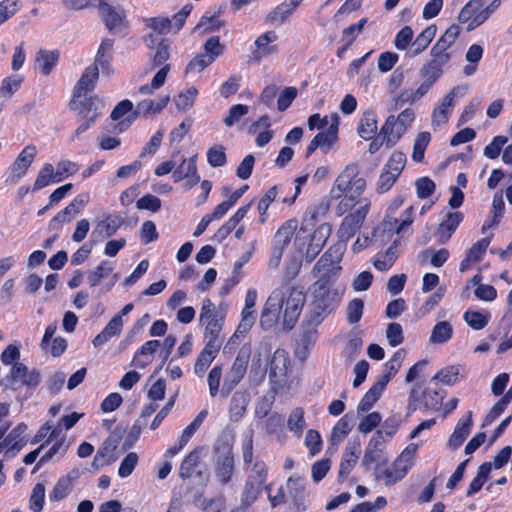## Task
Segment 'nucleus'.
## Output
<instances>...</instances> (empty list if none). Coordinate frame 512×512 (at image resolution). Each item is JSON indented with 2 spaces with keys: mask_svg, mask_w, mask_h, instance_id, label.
Listing matches in <instances>:
<instances>
[{
  "mask_svg": "<svg viewBox=\"0 0 512 512\" xmlns=\"http://www.w3.org/2000/svg\"><path fill=\"white\" fill-rule=\"evenodd\" d=\"M306 295L302 287L284 284L275 288L268 296L261 313L260 323L271 328L279 320L283 306V326L291 330L297 323L305 304Z\"/></svg>",
  "mask_w": 512,
  "mask_h": 512,
  "instance_id": "1",
  "label": "nucleus"
},
{
  "mask_svg": "<svg viewBox=\"0 0 512 512\" xmlns=\"http://www.w3.org/2000/svg\"><path fill=\"white\" fill-rule=\"evenodd\" d=\"M344 289L329 277H319L308 288V310L305 315L314 324H321L335 312L343 298Z\"/></svg>",
  "mask_w": 512,
  "mask_h": 512,
  "instance_id": "2",
  "label": "nucleus"
},
{
  "mask_svg": "<svg viewBox=\"0 0 512 512\" xmlns=\"http://www.w3.org/2000/svg\"><path fill=\"white\" fill-rule=\"evenodd\" d=\"M199 321L205 327L204 338L206 342L221 346L223 338L220 333L223 328L224 314L210 299L203 300Z\"/></svg>",
  "mask_w": 512,
  "mask_h": 512,
  "instance_id": "3",
  "label": "nucleus"
},
{
  "mask_svg": "<svg viewBox=\"0 0 512 512\" xmlns=\"http://www.w3.org/2000/svg\"><path fill=\"white\" fill-rule=\"evenodd\" d=\"M242 457L246 480L257 483L263 487H271V484H267L269 474L267 464L253 454L252 434L248 435L242 444Z\"/></svg>",
  "mask_w": 512,
  "mask_h": 512,
  "instance_id": "4",
  "label": "nucleus"
},
{
  "mask_svg": "<svg viewBox=\"0 0 512 512\" xmlns=\"http://www.w3.org/2000/svg\"><path fill=\"white\" fill-rule=\"evenodd\" d=\"M406 161V155L400 151H396L390 156L388 161L384 164L380 176L377 180V193H386L393 187L400 174L402 173Z\"/></svg>",
  "mask_w": 512,
  "mask_h": 512,
  "instance_id": "5",
  "label": "nucleus"
},
{
  "mask_svg": "<svg viewBox=\"0 0 512 512\" xmlns=\"http://www.w3.org/2000/svg\"><path fill=\"white\" fill-rule=\"evenodd\" d=\"M451 57V52H444L435 47L431 48L430 60L425 62L419 71L420 76L431 88L444 74Z\"/></svg>",
  "mask_w": 512,
  "mask_h": 512,
  "instance_id": "6",
  "label": "nucleus"
},
{
  "mask_svg": "<svg viewBox=\"0 0 512 512\" xmlns=\"http://www.w3.org/2000/svg\"><path fill=\"white\" fill-rule=\"evenodd\" d=\"M412 206L408 207L402 217L398 218H387L382 224L381 228L384 232L395 233L397 238L393 241L392 245L386 250L385 257L391 258L394 262L398 256L397 246L400 242L401 237L409 230L410 225L413 222L412 218Z\"/></svg>",
  "mask_w": 512,
  "mask_h": 512,
  "instance_id": "7",
  "label": "nucleus"
},
{
  "mask_svg": "<svg viewBox=\"0 0 512 512\" xmlns=\"http://www.w3.org/2000/svg\"><path fill=\"white\" fill-rule=\"evenodd\" d=\"M214 474L221 485L228 484L234 475L235 460L229 445H217L214 448Z\"/></svg>",
  "mask_w": 512,
  "mask_h": 512,
  "instance_id": "8",
  "label": "nucleus"
},
{
  "mask_svg": "<svg viewBox=\"0 0 512 512\" xmlns=\"http://www.w3.org/2000/svg\"><path fill=\"white\" fill-rule=\"evenodd\" d=\"M370 205V201L363 198L358 202V207L343 218L338 229L340 240L348 241L359 231L370 210Z\"/></svg>",
  "mask_w": 512,
  "mask_h": 512,
  "instance_id": "9",
  "label": "nucleus"
},
{
  "mask_svg": "<svg viewBox=\"0 0 512 512\" xmlns=\"http://www.w3.org/2000/svg\"><path fill=\"white\" fill-rule=\"evenodd\" d=\"M344 253V246L336 244L329 247L315 264L313 271L321 274L320 277H329L337 281L341 266L339 265Z\"/></svg>",
  "mask_w": 512,
  "mask_h": 512,
  "instance_id": "10",
  "label": "nucleus"
},
{
  "mask_svg": "<svg viewBox=\"0 0 512 512\" xmlns=\"http://www.w3.org/2000/svg\"><path fill=\"white\" fill-rule=\"evenodd\" d=\"M340 117L337 113L330 116V124L325 131L317 133L307 146L306 153L311 155L317 148L328 152L338 141Z\"/></svg>",
  "mask_w": 512,
  "mask_h": 512,
  "instance_id": "11",
  "label": "nucleus"
},
{
  "mask_svg": "<svg viewBox=\"0 0 512 512\" xmlns=\"http://www.w3.org/2000/svg\"><path fill=\"white\" fill-rule=\"evenodd\" d=\"M37 155V149L34 145H27L10 165L5 179L7 184L18 183L27 173Z\"/></svg>",
  "mask_w": 512,
  "mask_h": 512,
  "instance_id": "12",
  "label": "nucleus"
},
{
  "mask_svg": "<svg viewBox=\"0 0 512 512\" xmlns=\"http://www.w3.org/2000/svg\"><path fill=\"white\" fill-rule=\"evenodd\" d=\"M41 381L40 373L36 369H29L21 362H15L10 370L9 387L16 390L19 387L35 389Z\"/></svg>",
  "mask_w": 512,
  "mask_h": 512,
  "instance_id": "13",
  "label": "nucleus"
},
{
  "mask_svg": "<svg viewBox=\"0 0 512 512\" xmlns=\"http://www.w3.org/2000/svg\"><path fill=\"white\" fill-rule=\"evenodd\" d=\"M465 88L457 86L452 88L442 99L441 103L437 105L432 112L431 126L434 130L439 129L441 126L449 121L454 107V99L458 94L461 96L465 93Z\"/></svg>",
  "mask_w": 512,
  "mask_h": 512,
  "instance_id": "14",
  "label": "nucleus"
},
{
  "mask_svg": "<svg viewBox=\"0 0 512 512\" xmlns=\"http://www.w3.org/2000/svg\"><path fill=\"white\" fill-rule=\"evenodd\" d=\"M196 161L197 155L190 158H183L181 163L173 170L172 178L174 182H183V187L186 190H190L201 180Z\"/></svg>",
  "mask_w": 512,
  "mask_h": 512,
  "instance_id": "15",
  "label": "nucleus"
},
{
  "mask_svg": "<svg viewBox=\"0 0 512 512\" xmlns=\"http://www.w3.org/2000/svg\"><path fill=\"white\" fill-rule=\"evenodd\" d=\"M484 0H470L460 11L458 20L467 24V31H472L488 19V12L483 8Z\"/></svg>",
  "mask_w": 512,
  "mask_h": 512,
  "instance_id": "16",
  "label": "nucleus"
},
{
  "mask_svg": "<svg viewBox=\"0 0 512 512\" xmlns=\"http://www.w3.org/2000/svg\"><path fill=\"white\" fill-rule=\"evenodd\" d=\"M287 505L295 512L305 510V486L301 477H289L283 485Z\"/></svg>",
  "mask_w": 512,
  "mask_h": 512,
  "instance_id": "17",
  "label": "nucleus"
},
{
  "mask_svg": "<svg viewBox=\"0 0 512 512\" xmlns=\"http://www.w3.org/2000/svg\"><path fill=\"white\" fill-rule=\"evenodd\" d=\"M70 108L77 111L84 121L94 124L97 118L102 115L105 104L94 96L84 100L72 99Z\"/></svg>",
  "mask_w": 512,
  "mask_h": 512,
  "instance_id": "18",
  "label": "nucleus"
},
{
  "mask_svg": "<svg viewBox=\"0 0 512 512\" xmlns=\"http://www.w3.org/2000/svg\"><path fill=\"white\" fill-rule=\"evenodd\" d=\"M248 365V355L240 352L227 373L221 389V396L226 398L244 377Z\"/></svg>",
  "mask_w": 512,
  "mask_h": 512,
  "instance_id": "19",
  "label": "nucleus"
},
{
  "mask_svg": "<svg viewBox=\"0 0 512 512\" xmlns=\"http://www.w3.org/2000/svg\"><path fill=\"white\" fill-rule=\"evenodd\" d=\"M361 454V443L359 440H350L346 444L339 467L338 478L344 481L351 473Z\"/></svg>",
  "mask_w": 512,
  "mask_h": 512,
  "instance_id": "20",
  "label": "nucleus"
},
{
  "mask_svg": "<svg viewBox=\"0 0 512 512\" xmlns=\"http://www.w3.org/2000/svg\"><path fill=\"white\" fill-rule=\"evenodd\" d=\"M99 13L109 31H115L125 23V12L122 8L113 7L106 0L99 1Z\"/></svg>",
  "mask_w": 512,
  "mask_h": 512,
  "instance_id": "21",
  "label": "nucleus"
},
{
  "mask_svg": "<svg viewBox=\"0 0 512 512\" xmlns=\"http://www.w3.org/2000/svg\"><path fill=\"white\" fill-rule=\"evenodd\" d=\"M289 355L284 349H277L270 361L269 379L275 384L285 380L289 366Z\"/></svg>",
  "mask_w": 512,
  "mask_h": 512,
  "instance_id": "22",
  "label": "nucleus"
},
{
  "mask_svg": "<svg viewBox=\"0 0 512 512\" xmlns=\"http://www.w3.org/2000/svg\"><path fill=\"white\" fill-rule=\"evenodd\" d=\"M359 175L358 165L355 163L348 164L336 178L331 193L334 197L340 198L343 194L351 191L356 176Z\"/></svg>",
  "mask_w": 512,
  "mask_h": 512,
  "instance_id": "23",
  "label": "nucleus"
},
{
  "mask_svg": "<svg viewBox=\"0 0 512 512\" xmlns=\"http://www.w3.org/2000/svg\"><path fill=\"white\" fill-rule=\"evenodd\" d=\"M330 234L331 226L328 223H323L318 226L313 232L306 250L305 257L307 261L312 262L318 256L330 237Z\"/></svg>",
  "mask_w": 512,
  "mask_h": 512,
  "instance_id": "24",
  "label": "nucleus"
},
{
  "mask_svg": "<svg viewBox=\"0 0 512 512\" xmlns=\"http://www.w3.org/2000/svg\"><path fill=\"white\" fill-rule=\"evenodd\" d=\"M278 39L277 34L274 31H267L258 36L254 42L255 49L252 51V57L255 61L278 52L276 45H271Z\"/></svg>",
  "mask_w": 512,
  "mask_h": 512,
  "instance_id": "25",
  "label": "nucleus"
},
{
  "mask_svg": "<svg viewBox=\"0 0 512 512\" xmlns=\"http://www.w3.org/2000/svg\"><path fill=\"white\" fill-rule=\"evenodd\" d=\"M302 2L303 0H288L280 3L267 14L266 22L275 26L282 25Z\"/></svg>",
  "mask_w": 512,
  "mask_h": 512,
  "instance_id": "26",
  "label": "nucleus"
},
{
  "mask_svg": "<svg viewBox=\"0 0 512 512\" xmlns=\"http://www.w3.org/2000/svg\"><path fill=\"white\" fill-rule=\"evenodd\" d=\"M26 430L27 425L24 423H20L15 428H13L10 431V433L5 437L3 442L0 443V452L5 450V453L13 452V455L16 452H19L26 444Z\"/></svg>",
  "mask_w": 512,
  "mask_h": 512,
  "instance_id": "27",
  "label": "nucleus"
},
{
  "mask_svg": "<svg viewBox=\"0 0 512 512\" xmlns=\"http://www.w3.org/2000/svg\"><path fill=\"white\" fill-rule=\"evenodd\" d=\"M117 445L118 442L116 438H107L102 444V446L96 452L92 462V466L98 470L116 461L117 456L115 455V450L117 448Z\"/></svg>",
  "mask_w": 512,
  "mask_h": 512,
  "instance_id": "28",
  "label": "nucleus"
},
{
  "mask_svg": "<svg viewBox=\"0 0 512 512\" xmlns=\"http://www.w3.org/2000/svg\"><path fill=\"white\" fill-rule=\"evenodd\" d=\"M319 325L320 324H314V323L310 322L309 317H307V315H305V317L302 321V325H301L302 334H301L300 342H301L302 348L298 349V351L296 352V354L299 357L305 358L307 356L309 349L312 348L314 346V344L316 343V341L318 339L317 327Z\"/></svg>",
  "mask_w": 512,
  "mask_h": 512,
  "instance_id": "29",
  "label": "nucleus"
},
{
  "mask_svg": "<svg viewBox=\"0 0 512 512\" xmlns=\"http://www.w3.org/2000/svg\"><path fill=\"white\" fill-rule=\"evenodd\" d=\"M472 412L469 411L457 422L453 433L448 439V447L451 449L459 448L470 434L472 428Z\"/></svg>",
  "mask_w": 512,
  "mask_h": 512,
  "instance_id": "30",
  "label": "nucleus"
},
{
  "mask_svg": "<svg viewBox=\"0 0 512 512\" xmlns=\"http://www.w3.org/2000/svg\"><path fill=\"white\" fill-rule=\"evenodd\" d=\"M405 132L406 129L400 126L395 116L390 115L380 129V136L384 138L386 147L391 148L400 140Z\"/></svg>",
  "mask_w": 512,
  "mask_h": 512,
  "instance_id": "31",
  "label": "nucleus"
},
{
  "mask_svg": "<svg viewBox=\"0 0 512 512\" xmlns=\"http://www.w3.org/2000/svg\"><path fill=\"white\" fill-rule=\"evenodd\" d=\"M417 449V444H409L392 463L391 466H393L401 479H403L412 468Z\"/></svg>",
  "mask_w": 512,
  "mask_h": 512,
  "instance_id": "32",
  "label": "nucleus"
},
{
  "mask_svg": "<svg viewBox=\"0 0 512 512\" xmlns=\"http://www.w3.org/2000/svg\"><path fill=\"white\" fill-rule=\"evenodd\" d=\"M221 346L207 343L205 344L203 350L198 355L196 362L194 364V373L198 377H202L210 364L216 358Z\"/></svg>",
  "mask_w": 512,
  "mask_h": 512,
  "instance_id": "33",
  "label": "nucleus"
},
{
  "mask_svg": "<svg viewBox=\"0 0 512 512\" xmlns=\"http://www.w3.org/2000/svg\"><path fill=\"white\" fill-rule=\"evenodd\" d=\"M437 32V27L434 24L426 27L414 41H412L411 47L407 51V55L411 58L418 56L425 51L432 40L434 39Z\"/></svg>",
  "mask_w": 512,
  "mask_h": 512,
  "instance_id": "34",
  "label": "nucleus"
},
{
  "mask_svg": "<svg viewBox=\"0 0 512 512\" xmlns=\"http://www.w3.org/2000/svg\"><path fill=\"white\" fill-rule=\"evenodd\" d=\"M158 340L146 341L134 354L132 365L136 368L143 369L152 362V355L160 347Z\"/></svg>",
  "mask_w": 512,
  "mask_h": 512,
  "instance_id": "35",
  "label": "nucleus"
},
{
  "mask_svg": "<svg viewBox=\"0 0 512 512\" xmlns=\"http://www.w3.org/2000/svg\"><path fill=\"white\" fill-rule=\"evenodd\" d=\"M98 75L99 70L97 66L87 67L74 88L73 99L79 100L83 94L91 91L95 86Z\"/></svg>",
  "mask_w": 512,
  "mask_h": 512,
  "instance_id": "36",
  "label": "nucleus"
},
{
  "mask_svg": "<svg viewBox=\"0 0 512 512\" xmlns=\"http://www.w3.org/2000/svg\"><path fill=\"white\" fill-rule=\"evenodd\" d=\"M222 13V7H217L214 11L207 10L200 18L195 29H203V33L218 31L225 25V21L220 19Z\"/></svg>",
  "mask_w": 512,
  "mask_h": 512,
  "instance_id": "37",
  "label": "nucleus"
},
{
  "mask_svg": "<svg viewBox=\"0 0 512 512\" xmlns=\"http://www.w3.org/2000/svg\"><path fill=\"white\" fill-rule=\"evenodd\" d=\"M113 46H114V40L113 39H103L97 54L95 58V64L93 66H97L98 68L102 70V73L110 74L111 69V59L113 54Z\"/></svg>",
  "mask_w": 512,
  "mask_h": 512,
  "instance_id": "38",
  "label": "nucleus"
},
{
  "mask_svg": "<svg viewBox=\"0 0 512 512\" xmlns=\"http://www.w3.org/2000/svg\"><path fill=\"white\" fill-rule=\"evenodd\" d=\"M123 223L124 219L121 216L110 214L97 223L92 232V236L98 237L103 235L105 237H111L118 231Z\"/></svg>",
  "mask_w": 512,
  "mask_h": 512,
  "instance_id": "39",
  "label": "nucleus"
},
{
  "mask_svg": "<svg viewBox=\"0 0 512 512\" xmlns=\"http://www.w3.org/2000/svg\"><path fill=\"white\" fill-rule=\"evenodd\" d=\"M463 220V214L461 212H450L447 214L446 219L443 220L438 227L437 235L439 241L445 243L450 239L453 232L459 226Z\"/></svg>",
  "mask_w": 512,
  "mask_h": 512,
  "instance_id": "40",
  "label": "nucleus"
},
{
  "mask_svg": "<svg viewBox=\"0 0 512 512\" xmlns=\"http://www.w3.org/2000/svg\"><path fill=\"white\" fill-rule=\"evenodd\" d=\"M431 87L423 80V82L420 84V86L413 90V89H404L402 90L395 98V108L401 107L406 103L413 104L420 100L422 97H424Z\"/></svg>",
  "mask_w": 512,
  "mask_h": 512,
  "instance_id": "41",
  "label": "nucleus"
},
{
  "mask_svg": "<svg viewBox=\"0 0 512 512\" xmlns=\"http://www.w3.org/2000/svg\"><path fill=\"white\" fill-rule=\"evenodd\" d=\"M377 116L372 110L363 113L357 128L358 135L364 140H371L377 132Z\"/></svg>",
  "mask_w": 512,
  "mask_h": 512,
  "instance_id": "42",
  "label": "nucleus"
},
{
  "mask_svg": "<svg viewBox=\"0 0 512 512\" xmlns=\"http://www.w3.org/2000/svg\"><path fill=\"white\" fill-rule=\"evenodd\" d=\"M170 96H162L158 100L145 99L137 103L135 114L136 115H155L161 112L169 103Z\"/></svg>",
  "mask_w": 512,
  "mask_h": 512,
  "instance_id": "43",
  "label": "nucleus"
},
{
  "mask_svg": "<svg viewBox=\"0 0 512 512\" xmlns=\"http://www.w3.org/2000/svg\"><path fill=\"white\" fill-rule=\"evenodd\" d=\"M249 403V397L245 392L237 391L233 394L229 405V417L233 422L240 421Z\"/></svg>",
  "mask_w": 512,
  "mask_h": 512,
  "instance_id": "44",
  "label": "nucleus"
},
{
  "mask_svg": "<svg viewBox=\"0 0 512 512\" xmlns=\"http://www.w3.org/2000/svg\"><path fill=\"white\" fill-rule=\"evenodd\" d=\"M406 352L404 349H398L393 356L384 365L385 373L377 380L378 383H382L384 387L389 381L397 374L402 362L405 358Z\"/></svg>",
  "mask_w": 512,
  "mask_h": 512,
  "instance_id": "45",
  "label": "nucleus"
},
{
  "mask_svg": "<svg viewBox=\"0 0 512 512\" xmlns=\"http://www.w3.org/2000/svg\"><path fill=\"white\" fill-rule=\"evenodd\" d=\"M297 226L298 221L296 219H290L284 222L275 233L273 246L285 249L290 243Z\"/></svg>",
  "mask_w": 512,
  "mask_h": 512,
  "instance_id": "46",
  "label": "nucleus"
},
{
  "mask_svg": "<svg viewBox=\"0 0 512 512\" xmlns=\"http://www.w3.org/2000/svg\"><path fill=\"white\" fill-rule=\"evenodd\" d=\"M384 389L385 387L382 385V383H378L376 381L360 400L357 406L358 412L369 411L381 397Z\"/></svg>",
  "mask_w": 512,
  "mask_h": 512,
  "instance_id": "47",
  "label": "nucleus"
},
{
  "mask_svg": "<svg viewBox=\"0 0 512 512\" xmlns=\"http://www.w3.org/2000/svg\"><path fill=\"white\" fill-rule=\"evenodd\" d=\"M271 487H263L257 483L250 482L245 479L243 488L240 494V500L245 504L253 505L263 491L269 493Z\"/></svg>",
  "mask_w": 512,
  "mask_h": 512,
  "instance_id": "48",
  "label": "nucleus"
},
{
  "mask_svg": "<svg viewBox=\"0 0 512 512\" xmlns=\"http://www.w3.org/2000/svg\"><path fill=\"white\" fill-rule=\"evenodd\" d=\"M58 59V51L40 50L36 56V64L43 75H48L51 73Z\"/></svg>",
  "mask_w": 512,
  "mask_h": 512,
  "instance_id": "49",
  "label": "nucleus"
},
{
  "mask_svg": "<svg viewBox=\"0 0 512 512\" xmlns=\"http://www.w3.org/2000/svg\"><path fill=\"white\" fill-rule=\"evenodd\" d=\"M453 335V327L448 321H440L432 329L429 341L433 344H444L448 342Z\"/></svg>",
  "mask_w": 512,
  "mask_h": 512,
  "instance_id": "50",
  "label": "nucleus"
},
{
  "mask_svg": "<svg viewBox=\"0 0 512 512\" xmlns=\"http://www.w3.org/2000/svg\"><path fill=\"white\" fill-rule=\"evenodd\" d=\"M114 270V263L109 260L102 261L93 271H90L87 276V282L91 287H95L100 282L107 278Z\"/></svg>",
  "mask_w": 512,
  "mask_h": 512,
  "instance_id": "51",
  "label": "nucleus"
},
{
  "mask_svg": "<svg viewBox=\"0 0 512 512\" xmlns=\"http://www.w3.org/2000/svg\"><path fill=\"white\" fill-rule=\"evenodd\" d=\"M491 318V314L488 311H472L467 310L463 314L464 321L474 330H481L485 328Z\"/></svg>",
  "mask_w": 512,
  "mask_h": 512,
  "instance_id": "52",
  "label": "nucleus"
},
{
  "mask_svg": "<svg viewBox=\"0 0 512 512\" xmlns=\"http://www.w3.org/2000/svg\"><path fill=\"white\" fill-rule=\"evenodd\" d=\"M54 182H59V180H57L54 167L50 163H45L38 172L33 185V191H38Z\"/></svg>",
  "mask_w": 512,
  "mask_h": 512,
  "instance_id": "53",
  "label": "nucleus"
},
{
  "mask_svg": "<svg viewBox=\"0 0 512 512\" xmlns=\"http://www.w3.org/2000/svg\"><path fill=\"white\" fill-rule=\"evenodd\" d=\"M461 32V28L457 24H452L449 26L443 35L439 37L436 43L432 46L437 48L438 50H443L444 52H450L449 49L455 43Z\"/></svg>",
  "mask_w": 512,
  "mask_h": 512,
  "instance_id": "54",
  "label": "nucleus"
},
{
  "mask_svg": "<svg viewBox=\"0 0 512 512\" xmlns=\"http://www.w3.org/2000/svg\"><path fill=\"white\" fill-rule=\"evenodd\" d=\"M491 469H492V465L489 462H485L482 465H480V467L478 468L477 475L471 481L469 488L466 492V495L468 497L476 494L477 492H479L481 490L484 483L486 482V480L489 477Z\"/></svg>",
  "mask_w": 512,
  "mask_h": 512,
  "instance_id": "55",
  "label": "nucleus"
},
{
  "mask_svg": "<svg viewBox=\"0 0 512 512\" xmlns=\"http://www.w3.org/2000/svg\"><path fill=\"white\" fill-rule=\"evenodd\" d=\"M197 95H198V89L194 86H191V87L181 91L174 98V103H175L176 108L179 111L189 110L194 105Z\"/></svg>",
  "mask_w": 512,
  "mask_h": 512,
  "instance_id": "56",
  "label": "nucleus"
},
{
  "mask_svg": "<svg viewBox=\"0 0 512 512\" xmlns=\"http://www.w3.org/2000/svg\"><path fill=\"white\" fill-rule=\"evenodd\" d=\"M287 427L294 435L301 437L306 427L304 410L302 408L297 407L291 411L287 420Z\"/></svg>",
  "mask_w": 512,
  "mask_h": 512,
  "instance_id": "57",
  "label": "nucleus"
},
{
  "mask_svg": "<svg viewBox=\"0 0 512 512\" xmlns=\"http://www.w3.org/2000/svg\"><path fill=\"white\" fill-rule=\"evenodd\" d=\"M146 26L156 34L163 35L174 32V21L168 17H152L145 19Z\"/></svg>",
  "mask_w": 512,
  "mask_h": 512,
  "instance_id": "58",
  "label": "nucleus"
},
{
  "mask_svg": "<svg viewBox=\"0 0 512 512\" xmlns=\"http://www.w3.org/2000/svg\"><path fill=\"white\" fill-rule=\"evenodd\" d=\"M255 320H256L255 310L253 308H248V306H244L242 313H241V321H240L235 333L230 338V341H233L235 338H238L239 335H243V334L247 333L253 326Z\"/></svg>",
  "mask_w": 512,
  "mask_h": 512,
  "instance_id": "59",
  "label": "nucleus"
},
{
  "mask_svg": "<svg viewBox=\"0 0 512 512\" xmlns=\"http://www.w3.org/2000/svg\"><path fill=\"white\" fill-rule=\"evenodd\" d=\"M504 210H505V203L503 201L502 196L495 195L493 198V201H492V209H491L492 219H491V221L487 220L483 224L482 231L485 232L486 229H489L493 226L498 225V223L500 222V219L502 218V216L504 214Z\"/></svg>",
  "mask_w": 512,
  "mask_h": 512,
  "instance_id": "60",
  "label": "nucleus"
},
{
  "mask_svg": "<svg viewBox=\"0 0 512 512\" xmlns=\"http://www.w3.org/2000/svg\"><path fill=\"white\" fill-rule=\"evenodd\" d=\"M72 490V481L69 477H61L49 494L50 501L58 502L63 500Z\"/></svg>",
  "mask_w": 512,
  "mask_h": 512,
  "instance_id": "61",
  "label": "nucleus"
},
{
  "mask_svg": "<svg viewBox=\"0 0 512 512\" xmlns=\"http://www.w3.org/2000/svg\"><path fill=\"white\" fill-rule=\"evenodd\" d=\"M200 460L199 450L195 449L190 452L182 461L179 469V476L185 480L191 477L195 467Z\"/></svg>",
  "mask_w": 512,
  "mask_h": 512,
  "instance_id": "62",
  "label": "nucleus"
},
{
  "mask_svg": "<svg viewBox=\"0 0 512 512\" xmlns=\"http://www.w3.org/2000/svg\"><path fill=\"white\" fill-rule=\"evenodd\" d=\"M207 162L211 167H222L227 162L225 148L222 145H213L207 150Z\"/></svg>",
  "mask_w": 512,
  "mask_h": 512,
  "instance_id": "63",
  "label": "nucleus"
},
{
  "mask_svg": "<svg viewBox=\"0 0 512 512\" xmlns=\"http://www.w3.org/2000/svg\"><path fill=\"white\" fill-rule=\"evenodd\" d=\"M460 365H451L441 369L433 379H437L445 385H453L459 380Z\"/></svg>",
  "mask_w": 512,
  "mask_h": 512,
  "instance_id": "64",
  "label": "nucleus"
}]
</instances>
